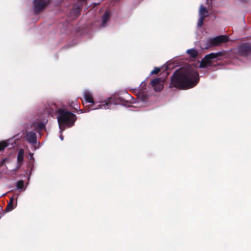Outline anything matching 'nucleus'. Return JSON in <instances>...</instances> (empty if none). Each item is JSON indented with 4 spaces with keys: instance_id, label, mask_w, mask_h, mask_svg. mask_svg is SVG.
I'll return each mask as SVG.
<instances>
[{
    "instance_id": "1",
    "label": "nucleus",
    "mask_w": 251,
    "mask_h": 251,
    "mask_svg": "<svg viewBox=\"0 0 251 251\" xmlns=\"http://www.w3.org/2000/svg\"><path fill=\"white\" fill-rule=\"evenodd\" d=\"M199 79L198 73L189 66L177 70L172 77L171 87L187 89L196 85Z\"/></svg>"
},
{
    "instance_id": "2",
    "label": "nucleus",
    "mask_w": 251,
    "mask_h": 251,
    "mask_svg": "<svg viewBox=\"0 0 251 251\" xmlns=\"http://www.w3.org/2000/svg\"><path fill=\"white\" fill-rule=\"evenodd\" d=\"M76 120V117L73 113L63 109L58 110L57 121L60 132L64 130L66 127L73 126Z\"/></svg>"
},
{
    "instance_id": "3",
    "label": "nucleus",
    "mask_w": 251,
    "mask_h": 251,
    "mask_svg": "<svg viewBox=\"0 0 251 251\" xmlns=\"http://www.w3.org/2000/svg\"><path fill=\"white\" fill-rule=\"evenodd\" d=\"M223 55L222 52L216 53H211L206 55L205 57L202 59L200 67L201 68H205L208 66L213 65V62L216 60L219 59V57Z\"/></svg>"
},
{
    "instance_id": "4",
    "label": "nucleus",
    "mask_w": 251,
    "mask_h": 251,
    "mask_svg": "<svg viewBox=\"0 0 251 251\" xmlns=\"http://www.w3.org/2000/svg\"><path fill=\"white\" fill-rule=\"evenodd\" d=\"M164 80L160 78L154 79L151 82V85L156 92L160 91L164 88Z\"/></svg>"
},
{
    "instance_id": "5",
    "label": "nucleus",
    "mask_w": 251,
    "mask_h": 251,
    "mask_svg": "<svg viewBox=\"0 0 251 251\" xmlns=\"http://www.w3.org/2000/svg\"><path fill=\"white\" fill-rule=\"evenodd\" d=\"M48 0H34L33 9L36 13L43 10L48 3Z\"/></svg>"
},
{
    "instance_id": "6",
    "label": "nucleus",
    "mask_w": 251,
    "mask_h": 251,
    "mask_svg": "<svg viewBox=\"0 0 251 251\" xmlns=\"http://www.w3.org/2000/svg\"><path fill=\"white\" fill-rule=\"evenodd\" d=\"M112 104H116L114 101V99L112 98H109L106 100L102 101L101 104H100L97 107L92 108L91 110H96L98 109H109Z\"/></svg>"
},
{
    "instance_id": "7",
    "label": "nucleus",
    "mask_w": 251,
    "mask_h": 251,
    "mask_svg": "<svg viewBox=\"0 0 251 251\" xmlns=\"http://www.w3.org/2000/svg\"><path fill=\"white\" fill-rule=\"evenodd\" d=\"M227 41V37L226 36H219L210 40L211 44L212 45L216 46L222 43L226 42Z\"/></svg>"
},
{
    "instance_id": "8",
    "label": "nucleus",
    "mask_w": 251,
    "mask_h": 251,
    "mask_svg": "<svg viewBox=\"0 0 251 251\" xmlns=\"http://www.w3.org/2000/svg\"><path fill=\"white\" fill-rule=\"evenodd\" d=\"M25 139L30 143H35L36 141L35 133L32 132H27L25 136Z\"/></svg>"
},
{
    "instance_id": "9",
    "label": "nucleus",
    "mask_w": 251,
    "mask_h": 251,
    "mask_svg": "<svg viewBox=\"0 0 251 251\" xmlns=\"http://www.w3.org/2000/svg\"><path fill=\"white\" fill-rule=\"evenodd\" d=\"M84 97L87 102L94 103L92 94L89 90L84 91Z\"/></svg>"
},
{
    "instance_id": "10",
    "label": "nucleus",
    "mask_w": 251,
    "mask_h": 251,
    "mask_svg": "<svg viewBox=\"0 0 251 251\" xmlns=\"http://www.w3.org/2000/svg\"><path fill=\"white\" fill-rule=\"evenodd\" d=\"M208 15V12L206 8L201 5L199 9V16L201 18H205Z\"/></svg>"
},
{
    "instance_id": "11",
    "label": "nucleus",
    "mask_w": 251,
    "mask_h": 251,
    "mask_svg": "<svg viewBox=\"0 0 251 251\" xmlns=\"http://www.w3.org/2000/svg\"><path fill=\"white\" fill-rule=\"evenodd\" d=\"M12 141V139H8L5 141H3L0 142V151L3 150L4 148L6 147L9 146L10 144H11V146L14 147L13 145V143L11 142Z\"/></svg>"
},
{
    "instance_id": "12",
    "label": "nucleus",
    "mask_w": 251,
    "mask_h": 251,
    "mask_svg": "<svg viewBox=\"0 0 251 251\" xmlns=\"http://www.w3.org/2000/svg\"><path fill=\"white\" fill-rule=\"evenodd\" d=\"M24 151L23 149H20L19 150L18 156H17V162L20 166L24 159Z\"/></svg>"
},
{
    "instance_id": "13",
    "label": "nucleus",
    "mask_w": 251,
    "mask_h": 251,
    "mask_svg": "<svg viewBox=\"0 0 251 251\" xmlns=\"http://www.w3.org/2000/svg\"><path fill=\"white\" fill-rule=\"evenodd\" d=\"M187 54L193 58H195L198 55V52L194 49H189L187 50Z\"/></svg>"
},
{
    "instance_id": "14",
    "label": "nucleus",
    "mask_w": 251,
    "mask_h": 251,
    "mask_svg": "<svg viewBox=\"0 0 251 251\" xmlns=\"http://www.w3.org/2000/svg\"><path fill=\"white\" fill-rule=\"evenodd\" d=\"M109 17V12L108 11H106L102 18V24L103 26H104V25L107 23Z\"/></svg>"
},
{
    "instance_id": "15",
    "label": "nucleus",
    "mask_w": 251,
    "mask_h": 251,
    "mask_svg": "<svg viewBox=\"0 0 251 251\" xmlns=\"http://www.w3.org/2000/svg\"><path fill=\"white\" fill-rule=\"evenodd\" d=\"M18 189L21 190H25V188L24 187V183L23 180H20L18 181L16 185Z\"/></svg>"
},
{
    "instance_id": "16",
    "label": "nucleus",
    "mask_w": 251,
    "mask_h": 251,
    "mask_svg": "<svg viewBox=\"0 0 251 251\" xmlns=\"http://www.w3.org/2000/svg\"><path fill=\"white\" fill-rule=\"evenodd\" d=\"M16 205H14V203L12 202H8L5 210L6 211H10L14 209Z\"/></svg>"
},
{
    "instance_id": "17",
    "label": "nucleus",
    "mask_w": 251,
    "mask_h": 251,
    "mask_svg": "<svg viewBox=\"0 0 251 251\" xmlns=\"http://www.w3.org/2000/svg\"><path fill=\"white\" fill-rule=\"evenodd\" d=\"M204 19V18L200 17V18L199 19L198 22V26H199V27L203 25V22Z\"/></svg>"
},
{
    "instance_id": "18",
    "label": "nucleus",
    "mask_w": 251,
    "mask_h": 251,
    "mask_svg": "<svg viewBox=\"0 0 251 251\" xmlns=\"http://www.w3.org/2000/svg\"><path fill=\"white\" fill-rule=\"evenodd\" d=\"M160 71V69L158 68H154V69L153 70H152L151 74V75H153V74H158V73Z\"/></svg>"
},
{
    "instance_id": "19",
    "label": "nucleus",
    "mask_w": 251,
    "mask_h": 251,
    "mask_svg": "<svg viewBox=\"0 0 251 251\" xmlns=\"http://www.w3.org/2000/svg\"><path fill=\"white\" fill-rule=\"evenodd\" d=\"M37 127L38 129L42 130L45 127V125L41 123L39 124L38 126Z\"/></svg>"
},
{
    "instance_id": "20",
    "label": "nucleus",
    "mask_w": 251,
    "mask_h": 251,
    "mask_svg": "<svg viewBox=\"0 0 251 251\" xmlns=\"http://www.w3.org/2000/svg\"><path fill=\"white\" fill-rule=\"evenodd\" d=\"M29 155H30L29 159H33V154H32V153H29Z\"/></svg>"
},
{
    "instance_id": "21",
    "label": "nucleus",
    "mask_w": 251,
    "mask_h": 251,
    "mask_svg": "<svg viewBox=\"0 0 251 251\" xmlns=\"http://www.w3.org/2000/svg\"><path fill=\"white\" fill-rule=\"evenodd\" d=\"M9 202H12V203H14V198H10V201Z\"/></svg>"
},
{
    "instance_id": "22",
    "label": "nucleus",
    "mask_w": 251,
    "mask_h": 251,
    "mask_svg": "<svg viewBox=\"0 0 251 251\" xmlns=\"http://www.w3.org/2000/svg\"><path fill=\"white\" fill-rule=\"evenodd\" d=\"M60 139H61V140H63V137L62 135H60Z\"/></svg>"
}]
</instances>
